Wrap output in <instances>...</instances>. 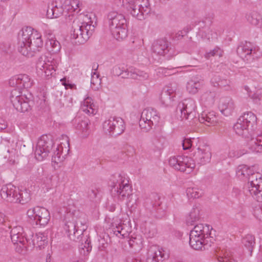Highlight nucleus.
Returning a JSON list of instances; mask_svg holds the SVG:
<instances>
[{"mask_svg": "<svg viewBox=\"0 0 262 262\" xmlns=\"http://www.w3.org/2000/svg\"><path fill=\"white\" fill-rule=\"evenodd\" d=\"M41 35L31 27L23 28L18 34L17 50L23 55L32 57L42 48Z\"/></svg>", "mask_w": 262, "mask_h": 262, "instance_id": "1", "label": "nucleus"}, {"mask_svg": "<svg viewBox=\"0 0 262 262\" xmlns=\"http://www.w3.org/2000/svg\"><path fill=\"white\" fill-rule=\"evenodd\" d=\"M91 15L92 14L80 15L78 20L73 21L71 37L75 39L76 43H84L92 35L95 26L92 24Z\"/></svg>", "mask_w": 262, "mask_h": 262, "instance_id": "2", "label": "nucleus"}, {"mask_svg": "<svg viewBox=\"0 0 262 262\" xmlns=\"http://www.w3.org/2000/svg\"><path fill=\"white\" fill-rule=\"evenodd\" d=\"M109 26L112 35L117 40H122L127 36V20L125 16L115 11L111 12L107 15Z\"/></svg>", "mask_w": 262, "mask_h": 262, "instance_id": "3", "label": "nucleus"}, {"mask_svg": "<svg viewBox=\"0 0 262 262\" xmlns=\"http://www.w3.org/2000/svg\"><path fill=\"white\" fill-rule=\"evenodd\" d=\"M72 217V220L66 221L64 230L69 238L75 242H80L83 237V232L86 230L87 226L80 219H77L75 214L67 213L66 219Z\"/></svg>", "mask_w": 262, "mask_h": 262, "instance_id": "4", "label": "nucleus"}, {"mask_svg": "<svg viewBox=\"0 0 262 262\" xmlns=\"http://www.w3.org/2000/svg\"><path fill=\"white\" fill-rule=\"evenodd\" d=\"M257 118L251 112L245 113L238 119L233 128L236 134L248 138L250 132L252 131L256 124Z\"/></svg>", "mask_w": 262, "mask_h": 262, "instance_id": "5", "label": "nucleus"}, {"mask_svg": "<svg viewBox=\"0 0 262 262\" xmlns=\"http://www.w3.org/2000/svg\"><path fill=\"white\" fill-rule=\"evenodd\" d=\"M123 3H126L127 10L138 20L144 19L151 11L148 0H123L121 5Z\"/></svg>", "mask_w": 262, "mask_h": 262, "instance_id": "6", "label": "nucleus"}, {"mask_svg": "<svg viewBox=\"0 0 262 262\" xmlns=\"http://www.w3.org/2000/svg\"><path fill=\"white\" fill-rule=\"evenodd\" d=\"M196 143L195 148L193 152V162L204 165L210 162L211 154L209 146L204 142L203 139L197 138L194 140Z\"/></svg>", "mask_w": 262, "mask_h": 262, "instance_id": "7", "label": "nucleus"}, {"mask_svg": "<svg viewBox=\"0 0 262 262\" xmlns=\"http://www.w3.org/2000/svg\"><path fill=\"white\" fill-rule=\"evenodd\" d=\"M160 116L157 111L151 107L144 109L142 112L139 120V126L146 132L149 130L152 126L158 125Z\"/></svg>", "mask_w": 262, "mask_h": 262, "instance_id": "8", "label": "nucleus"}, {"mask_svg": "<svg viewBox=\"0 0 262 262\" xmlns=\"http://www.w3.org/2000/svg\"><path fill=\"white\" fill-rule=\"evenodd\" d=\"M196 106L194 100L186 99L180 102L177 106L176 112L180 115L182 120L191 119L195 122Z\"/></svg>", "mask_w": 262, "mask_h": 262, "instance_id": "9", "label": "nucleus"}, {"mask_svg": "<svg viewBox=\"0 0 262 262\" xmlns=\"http://www.w3.org/2000/svg\"><path fill=\"white\" fill-rule=\"evenodd\" d=\"M54 145L51 136L42 135L38 140L35 151V157L39 161L46 158Z\"/></svg>", "mask_w": 262, "mask_h": 262, "instance_id": "10", "label": "nucleus"}, {"mask_svg": "<svg viewBox=\"0 0 262 262\" xmlns=\"http://www.w3.org/2000/svg\"><path fill=\"white\" fill-rule=\"evenodd\" d=\"M58 66V62L52 57H47L41 55L36 62L37 70L42 71V74H45V76L49 78L50 76L55 74L56 69Z\"/></svg>", "mask_w": 262, "mask_h": 262, "instance_id": "11", "label": "nucleus"}, {"mask_svg": "<svg viewBox=\"0 0 262 262\" xmlns=\"http://www.w3.org/2000/svg\"><path fill=\"white\" fill-rule=\"evenodd\" d=\"M103 129L110 135L117 136L124 132L125 125L121 118L111 117L103 123Z\"/></svg>", "mask_w": 262, "mask_h": 262, "instance_id": "12", "label": "nucleus"}, {"mask_svg": "<svg viewBox=\"0 0 262 262\" xmlns=\"http://www.w3.org/2000/svg\"><path fill=\"white\" fill-rule=\"evenodd\" d=\"M27 214L35 224L40 226L46 225L50 218L49 212L43 207H36L29 209Z\"/></svg>", "mask_w": 262, "mask_h": 262, "instance_id": "13", "label": "nucleus"}, {"mask_svg": "<svg viewBox=\"0 0 262 262\" xmlns=\"http://www.w3.org/2000/svg\"><path fill=\"white\" fill-rule=\"evenodd\" d=\"M169 165L176 170L189 173L195 167L191 158L188 157H171L169 159Z\"/></svg>", "mask_w": 262, "mask_h": 262, "instance_id": "14", "label": "nucleus"}, {"mask_svg": "<svg viewBox=\"0 0 262 262\" xmlns=\"http://www.w3.org/2000/svg\"><path fill=\"white\" fill-rule=\"evenodd\" d=\"M10 100L13 107L18 112L24 113L30 109L28 99L25 96L21 95L20 92L16 89L11 91Z\"/></svg>", "mask_w": 262, "mask_h": 262, "instance_id": "15", "label": "nucleus"}, {"mask_svg": "<svg viewBox=\"0 0 262 262\" xmlns=\"http://www.w3.org/2000/svg\"><path fill=\"white\" fill-rule=\"evenodd\" d=\"M214 241L213 238L208 240L207 238L196 234L194 231H190L189 234V245L192 248L195 250L208 249L211 246Z\"/></svg>", "mask_w": 262, "mask_h": 262, "instance_id": "16", "label": "nucleus"}, {"mask_svg": "<svg viewBox=\"0 0 262 262\" xmlns=\"http://www.w3.org/2000/svg\"><path fill=\"white\" fill-rule=\"evenodd\" d=\"M12 87H17L18 89H28L33 84V80L26 74H19L11 77L9 81Z\"/></svg>", "mask_w": 262, "mask_h": 262, "instance_id": "17", "label": "nucleus"}, {"mask_svg": "<svg viewBox=\"0 0 262 262\" xmlns=\"http://www.w3.org/2000/svg\"><path fill=\"white\" fill-rule=\"evenodd\" d=\"M0 194L3 199L9 202L14 203L18 199L16 187L11 183L2 187Z\"/></svg>", "mask_w": 262, "mask_h": 262, "instance_id": "18", "label": "nucleus"}, {"mask_svg": "<svg viewBox=\"0 0 262 262\" xmlns=\"http://www.w3.org/2000/svg\"><path fill=\"white\" fill-rule=\"evenodd\" d=\"M168 257L162 249L156 247H151L147 258L146 262H161Z\"/></svg>", "mask_w": 262, "mask_h": 262, "instance_id": "19", "label": "nucleus"}, {"mask_svg": "<svg viewBox=\"0 0 262 262\" xmlns=\"http://www.w3.org/2000/svg\"><path fill=\"white\" fill-rule=\"evenodd\" d=\"M235 108L234 101L229 97H222L220 99L219 108L225 116L230 115Z\"/></svg>", "mask_w": 262, "mask_h": 262, "instance_id": "20", "label": "nucleus"}, {"mask_svg": "<svg viewBox=\"0 0 262 262\" xmlns=\"http://www.w3.org/2000/svg\"><path fill=\"white\" fill-rule=\"evenodd\" d=\"M253 47L250 42L246 41L241 43L237 48V55L244 60H249L251 55L254 53L253 50Z\"/></svg>", "mask_w": 262, "mask_h": 262, "instance_id": "21", "label": "nucleus"}, {"mask_svg": "<svg viewBox=\"0 0 262 262\" xmlns=\"http://www.w3.org/2000/svg\"><path fill=\"white\" fill-rule=\"evenodd\" d=\"M168 47V41L164 39H160L154 42L151 50L156 55L164 56L169 51Z\"/></svg>", "mask_w": 262, "mask_h": 262, "instance_id": "22", "label": "nucleus"}, {"mask_svg": "<svg viewBox=\"0 0 262 262\" xmlns=\"http://www.w3.org/2000/svg\"><path fill=\"white\" fill-rule=\"evenodd\" d=\"M11 241L14 244H21L24 245L26 242L24 229L22 227L17 226L14 227L11 232Z\"/></svg>", "mask_w": 262, "mask_h": 262, "instance_id": "23", "label": "nucleus"}, {"mask_svg": "<svg viewBox=\"0 0 262 262\" xmlns=\"http://www.w3.org/2000/svg\"><path fill=\"white\" fill-rule=\"evenodd\" d=\"M204 84L201 77L196 75L193 76L188 82L186 85L187 91L191 94H196Z\"/></svg>", "mask_w": 262, "mask_h": 262, "instance_id": "24", "label": "nucleus"}, {"mask_svg": "<svg viewBox=\"0 0 262 262\" xmlns=\"http://www.w3.org/2000/svg\"><path fill=\"white\" fill-rule=\"evenodd\" d=\"M198 120L201 123L207 126H214L217 122V118L214 112H203L199 115L198 118H195V121Z\"/></svg>", "mask_w": 262, "mask_h": 262, "instance_id": "25", "label": "nucleus"}, {"mask_svg": "<svg viewBox=\"0 0 262 262\" xmlns=\"http://www.w3.org/2000/svg\"><path fill=\"white\" fill-rule=\"evenodd\" d=\"M89 120L86 117H78L73 120V123L76 129L82 133L83 138H86L89 134Z\"/></svg>", "mask_w": 262, "mask_h": 262, "instance_id": "26", "label": "nucleus"}, {"mask_svg": "<svg viewBox=\"0 0 262 262\" xmlns=\"http://www.w3.org/2000/svg\"><path fill=\"white\" fill-rule=\"evenodd\" d=\"M249 191L257 202H262V181L248 182Z\"/></svg>", "mask_w": 262, "mask_h": 262, "instance_id": "27", "label": "nucleus"}, {"mask_svg": "<svg viewBox=\"0 0 262 262\" xmlns=\"http://www.w3.org/2000/svg\"><path fill=\"white\" fill-rule=\"evenodd\" d=\"M212 229V227L208 225L200 224L195 225L191 231H194L196 234L209 240L213 238L211 236Z\"/></svg>", "mask_w": 262, "mask_h": 262, "instance_id": "28", "label": "nucleus"}, {"mask_svg": "<svg viewBox=\"0 0 262 262\" xmlns=\"http://www.w3.org/2000/svg\"><path fill=\"white\" fill-rule=\"evenodd\" d=\"M176 89L168 87L166 90H163L161 94V101L163 104L168 106L170 104L174 97Z\"/></svg>", "mask_w": 262, "mask_h": 262, "instance_id": "29", "label": "nucleus"}, {"mask_svg": "<svg viewBox=\"0 0 262 262\" xmlns=\"http://www.w3.org/2000/svg\"><path fill=\"white\" fill-rule=\"evenodd\" d=\"M125 181H119L118 185L117 186V193L120 195L122 199H124L126 196L128 197L131 194L132 186L127 183H124Z\"/></svg>", "mask_w": 262, "mask_h": 262, "instance_id": "30", "label": "nucleus"}, {"mask_svg": "<svg viewBox=\"0 0 262 262\" xmlns=\"http://www.w3.org/2000/svg\"><path fill=\"white\" fill-rule=\"evenodd\" d=\"M246 18L251 25L262 28V17L257 11H252L247 14Z\"/></svg>", "mask_w": 262, "mask_h": 262, "instance_id": "31", "label": "nucleus"}, {"mask_svg": "<svg viewBox=\"0 0 262 262\" xmlns=\"http://www.w3.org/2000/svg\"><path fill=\"white\" fill-rule=\"evenodd\" d=\"M95 105L91 97H87L83 100L81 105V110L89 114H95L96 112L94 108Z\"/></svg>", "mask_w": 262, "mask_h": 262, "instance_id": "32", "label": "nucleus"}, {"mask_svg": "<svg viewBox=\"0 0 262 262\" xmlns=\"http://www.w3.org/2000/svg\"><path fill=\"white\" fill-rule=\"evenodd\" d=\"M200 208L197 207H193L192 209L186 218V222L187 225H193L195 222L199 220L200 218Z\"/></svg>", "mask_w": 262, "mask_h": 262, "instance_id": "33", "label": "nucleus"}, {"mask_svg": "<svg viewBox=\"0 0 262 262\" xmlns=\"http://www.w3.org/2000/svg\"><path fill=\"white\" fill-rule=\"evenodd\" d=\"M112 73L115 76H120L122 78H129V71L123 65L115 66L112 70Z\"/></svg>", "mask_w": 262, "mask_h": 262, "instance_id": "34", "label": "nucleus"}, {"mask_svg": "<svg viewBox=\"0 0 262 262\" xmlns=\"http://www.w3.org/2000/svg\"><path fill=\"white\" fill-rule=\"evenodd\" d=\"M242 243L251 255L255 244V237L253 235L247 234L243 238Z\"/></svg>", "mask_w": 262, "mask_h": 262, "instance_id": "35", "label": "nucleus"}, {"mask_svg": "<svg viewBox=\"0 0 262 262\" xmlns=\"http://www.w3.org/2000/svg\"><path fill=\"white\" fill-rule=\"evenodd\" d=\"M244 88L249 96L251 97L255 103L262 105V89H258L256 90V92L252 94V92L248 86L246 85Z\"/></svg>", "mask_w": 262, "mask_h": 262, "instance_id": "36", "label": "nucleus"}, {"mask_svg": "<svg viewBox=\"0 0 262 262\" xmlns=\"http://www.w3.org/2000/svg\"><path fill=\"white\" fill-rule=\"evenodd\" d=\"M148 78V74L144 71L139 70H134L129 71V78L137 79L139 80H144Z\"/></svg>", "mask_w": 262, "mask_h": 262, "instance_id": "37", "label": "nucleus"}, {"mask_svg": "<svg viewBox=\"0 0 262 262\" xmlns=\"http://www.w3.org/2000/svg\"><path fill=\"white\" fill-rule=\"evenodd\" d=\"M17 198L18 199L14 203H18L21 204H26L31 199L30 193L26 189L21 190L18 192L17 191Z\"/></svg>", "mask_w": 262, "mask_h": 262, "instance_id": "38", "label": "nucleus"}, {"mask_svg": "<svg viewBox=\"0 0 262 262\" xmlns=\"http://www.w3.org/2000/svg\"><path fill=\"white\" fill-rule=\"evenodd\" d=\"M63 9L62 7H58L56 5L48 8L47 11V16L48 18H57L63 13Z\"/></svg>", "mask_w": 262, "mask_h": 262, "instance_id": "39", "label": "nucleus"}, {"mask_svg": "<svg viewBox=\"0 0 262 262\" xmlns=\"http://www.w3.org/2000/svg\"><path fill=\"white\" fill-rule=\"evenodd\" d=\"M33 242L34 244H36L40 248L48 243L47 236L45 233L39 232L36 233L33 237Z\"/></svg>", "mask_w": 262, "mask_h": 262, "instance_id": "40", "label": "nucleus"}, {"mask_svg": "<svg viewBox=\"0 0 262 262\" xmlns=\"http://www.w3.org/2000/svg\"><path fill=\"white\" fill-rule=\"evenodd\" d=\"M46 46L49 51L52 54L57 53L61 49V45L56 39L53 41L46 42Z\"/></svg>", "mask_w": 262, "mask_h": 262, "instance_id": "41", "label": "nucleus"}, {"mask_svg": "<svg viewBox=\"0 0 262 262\" xmlns=\"http://www.w3.org/2000/svg\"><path fill=\"white\" fill-rule=\"evenodd\" d=\"M186 193L189 198L198 199L203 195L204 192L197 187H189L186 190Z\"/></svg>", "mask_w": 262, "mask_h": 262, "instance_id": "42", "label": "nucleus"}, {"mask_svg": "<svg viewBox=\"0 0 262 262\" xmlns=\"http://www.w3.org/2000/svg\"><path fill=\"white\" fill-rule=\"evenodd\" d=\"M219 262H237L234 258L233 253L230 250H226L222 256H217Z\"/></svg>", "mask_w": 262, "mask_h": 262, "instance_id": "43", "label": "nucleus"}, {"mask_svg": "<svg viewBox=\"0 0 262 262\" xmlns=\"http://www.w3.org/2000/svg\"><path fill=\"white\" fill-rule=\"evenodd\" d=\"M212 32V30L209 27L199 26L198 34L199 36H201L202 38L210 40L211 38H212L213 34Z\"/></svg>", "mask_w": 262, "mask_h": 262, "instance_id": "44", "label": "nucleus"}, {"mask_svg": "<svg viewBox=\"0 0 262 262\" xmlns=\"http://www.w3.org/2000/svg\"><path fill=\"white\" fill-rule=\"evenodd\" d=\"M79 242L81 243V251H83V254H88L92 250V247L90 246L91 241L90 238L83 236L82 238H81V241ZM81 253H82V251H81Z\"/></svg>", "mask_w": 262, "mask_h": 262, "instance_id": "45", "label": "nucleus"}, {"mask_svg": "<svg viewBox=\"0 0 262 262\" xmlns=\"http://www.w3.org/2000/svg\"><path fill=\"white\" fill-rule=\"evenodd\" d=\"M215 93L214 91H207L201 96V100L207 103L208 105H211L214 103Z\"/></svg>", "mask_w": 262, "mask_h": 262, "instance_id": "46", "label": "nucleus"}, {"mask_svg": "<svg viewBox=\"0 0 262 262\" xmlns=\"http://www.w3.org/2000/svg\"><path fill=\"white\" fill-rule=\"evenodd\" d=\"M128 242L129 247L135 250L141 249L142 248V240L140 237H132Z\"/></svg>", "mask_w": 262, "mask_h": 262, "instance_id": "47", "label": "nucleus"}, {"mask_svg": "<svg viewBox=\"0 0 262 262\" xmlns=\"http://www.w3.org/2000/svg\"><path fill=\"white\" fill-rule=\"evenodd\" d=\"M251 145L255 151L262 152V136H258L257 138L252 139Z\"/></svg>", "mask_w": 262, "mask_h": 262, "instance_id": "48", "label": "nucleus"}, {"mask_svg": "<svg viewBox=\"0 0 262 262\" xmlns=\"http://www.w3.org/2000/svg\"><path fill=\"white\" fill-rule=\"evenodd\" d=\"M33 167V164L28 163L23 169L19 170V173L22 176H25L27 178L30 179V176H31Z\"/></svg>", "mask_w": 262, "mask_h": 262, "instance_id": "49", "label": "nucleus"}, {"mask_svg": "<svg viewBox=\"0 0 262 262\" xmlns=\"http://www.w3.org/2000/svg\"><path fill=\"white\" fill-rule=\"evenodd\" d=\"M213 19V16L212 14H208L206 15L202 20L199 21L198 25L200 27H210L212 25Z\"/></svg>", "mask_w": 262, "mask_h": 262, "instance_id": "50", "label": "nucleus"}, {"mask_svg": "<svg viewBox=\"0 0 262 262\" xmlns=\"http://www.w3.org/2000/svg\"><path fill=\"white\" fill-rule=\"evenodd\" d=\"M196 138H185L182 143L183 148L184 150L189 149L192 147V150H194L195 148L196 143H194V140Z\"/></svg>", "mask_w": 262, "mask_h": 262, "instance_id": "51", "label": "nucleus"}, {"mask_svg": "<svg viewBox=\"0 0 262 262\" xmlns=\"http://www.w3.org/2000/svg\"><path fill=\"white\" fill-rule=\"evenodd\" d=\"M44 170L42 167H39L37 168H33L31 176H30V179H43V178L41 177L43 175Z\"/></svg>", "mask_w": 262, "mask_h": 262, "instance_id": "52", "label": "nucleus"}, {"mask_svg": "<svg viewBox=\"0 0 262 262\" xmlns=\"http://www.w3.org/2000/svg\"><path fill=\"white\" fill-rule=\"evenodd\" d=\"M223 51L219 47H215L213 50H211L210 52H207L205 55L206 58H209L212 56L217 55L222 56Z\"/></svg>", "mask_w": 262, "mask_h": 262, "instance_id": "53", "label": "nucleus"}, {"mask_svg": "<svg viewBox=\"0 0 262 262\" xmlns=\"http://www.w3.org/2000/svg\"><path fill=\"white\" fill-rule=\"evenodd\" d=\"M61 154L59 151V147H57L56 148V150L54 151L53 154L52 156V161L53 162L58 163L62 161L63 157H61Z\"/></svg>", "mask_w": 262, "mask_h": 262, "instance_id": "54", "label": "nucleus"}, {"mask_svg": "<svg viewBox=\"0 0 262 262\" xmlns=\"http://www.w3.org/2000/svg\"><path fill=\"white\" fill-rule=\"evenodd\" d=\"M188 28H184L183 30L179 31L177 33L173 34L172 37L174 40H180L182 38L183 36L186 35L188 33Z\"/></svg>", "mask_w": 262, "mask_h": 262, "instance_id": "55", "label": "nucleus"}, {"mask_svg": "<svg viewBox=\"0 0 262 262\" xmlns=\"http://www.w3.org/2000/svg\"><path fill=\"white\" fill-rule=\"evenodd\" d=\"M153 196L155 200V203L152 204L153 207H155L156 209H157L158 212H160L161 209H162V211H163L164 209H163L162 207L159 208V207H160L161 205H162V202L160 201V197L157 194H153Z\"/></svg>", "mask_w": 262, "mask_h": 262, "instance_id": "56", "label": "nucleus"}, {"mask_svg": "<svg viewBox=\"0 0 262 262\" xmlns=\"http://www.w3.org/2000/svg\"><path fill=\"white\" fill-rule=\"evenodd\" d=\"M44 35L47 39L46 42L53 41V40L56 39L55 35L50 30H46L44 33Z\"/></svg>", "mask_w": 262, "mask_h": 262, "instance_id": "57", "label": "nucleus"}, {"mask_svg": "<svg viewBox=\"0 0 262 262\" xmlns=\"http://www.w3.org/2000/svg\"><path fill=\"white\" fill-rule=\"evenodd\" d=\"M254 216L262 222V206L257 207L254 210Z\"/></svg>", "mask_w": 262, "mask_h": 262, "instance_id": "58", "label": "nucleus"}, {"mask_svg": "<svg viewBox=\"0 0 262 262\" xmlns=\"http://www.w3.org/2000/svg\"><path fill=\"white\" fill-rule=\"evenodd\" d=\"M220 77L217 75H214L211 79V84L214 87H217L219 85L217 84L221 81Z\"/></svg>", "mask_w": 262, "mask_h": 262, "instance_id": "59", "label": "nucleus"}, {"mask_svg": "<svg viewBox=\"0 0 262 262\" xmlns=\"http://www.w3.org/2000/svg\"><path fill=\"white\" fill-rule=\"evenodd\" d=\"M229 81L226 79H221L220 82L217 84L219 87L223 88L229 85Z\"/></svg>", "mask_w": 262, "mask_h": 262, "instance_id": "60", "label": "nucleus"}, {"mask_svg": "<svg viewBox=\"0 0 262 262\" xmlns=\"http://www.w3.org/2000/svg\"><path fill=\"white\" fill-rule=\"evenodd\" d=\"M72 7L74 9H77L78 8H79L80 6L82 5L80 2L78 0H74L72 2Z\"/></svg>", "mask_w": 262, "mask_h": 262, "instance_id": "61", "label": "nucleus"}, {"mask_svg": "<svg viewBox=\"0 0 262 262\" xmlns=\"http://www.w3.org/2000/svg\"><path fill=\"white\" fill-rule=\"evenodd\" d=\"M7 127V124L6 122L0 118V132H2L4 129Z\"/></svg>", "mask_w": 262, "mask_h": 262, "instance_id": "62", "label": "nucleus"}, {"mask_svg": "<svg viewBox=\"0 0 262 262\" xmlns=\"http://www.w3.org/2000/svg\"><path fill=\"white\" fill-rule=\"evenodd\" d=\"M88 195L90 199H94L97 196V191L95 190L92 189L89 191Z\"/></svg>", "mask_w": 262, "mask_h": 262, "instance_id": "63", "label": "nucleus"}, {"mask_svg": "<svg viewBox=\"0 0 262 262\" xmlns=\"http://www.w3.org/2000/svg\"><path fill=\"white\" fill-rule=\"evenodd\" d=\"M126 262H142V261L139 258L129 257L126 258Z\"/></svg>", "mask_w": 262, "mask_h": 262, "instance_id": "64", "label": "nucleus"}]
</instances>
